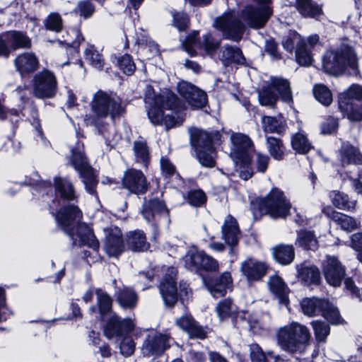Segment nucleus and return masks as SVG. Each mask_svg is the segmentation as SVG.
Wrapping results in <instances>:
<instances>
[{"label":"nucleus","instance_id":"6e6552de","mask_svg":"<svg viewBox=\"0 0 362 362\" xmlns=\"http://www.w3.org/2000/svg\"><path fill=\"white\" fill-rule=\"evenodd\" d=\"M31 84L33 95L39 99L52 98L58 90V82L55 74L47 69L35 73Z\"/></svg>","mask_w":362,"mask_h":362},{"label":"nucleus","instance_id":"8fccbe9b","mask_svg":"<svg viewBox=\"0 0 362 362\" xmlns=\"http://www.w3.org/2000/svg\"><path fill=\"white\" fill-rule=\"evenodd\" d=\"M85 59L93 67L102 70L105 62L101 54L93 45H88L84 52Z\"/></svg>","mask_w":362,"mask_h":362},{"label":"nucleus","instance_id":"de8ad7c7","mask_svg":"<svg viewBox=\"0 0 362 362\" xmlns=\"http://www.w3.org/2000/svg\"><path fill=\"white\" fill-rule=\"evenodd\" d=\"M291 142L293 149L298 153L306 154L312 148V145L306 135L302 132L294 134Z\"/></svg>","mask_w":362,"mask_h":362},{"label":"nucleus","instance_id":"6ab92c4d","mask_svg":"<svg viewBox=\"0 0 362 362\" xmlns=\"http://www.w3.org/2000/svg\"><path fill=\"white\" fill-rule=\"evenodd\" d=\"M240 271L248 281H257L265 276L267 267L263 262L248 258L241 264Z\"/></svg>","mask_w":362,"mask_h":362},{"label":"nucleus","instance_id":"3c124183","mask_svg":"<svg viewBox=\"0 0 362 362\" xmlns=\"http://www.w3.org/2000/svg\"><path fill=\"white\" fill-rule=\"evenodd\" d=\"M305 42V39L301 35L296 32L291 31L282 40V46L288 52H292Z\"/></svg>","mask_w":362,"mask_h":362},{"label":"nucleus","instance_id":"4be33fe9","mask_svg":"<svg viewBox=\"0 0 362 362\" xmlns=\"http://www.w3.org/2000/svg\"><path fill=\"white\" fill-rule=\"evenodd\" d=\"M324 274L327 282L337 287L340 286L345 275V270L337 259L334 257H329L324 265Z\"/></svg>","mask_w":362,"mask_h":362},{"label":"nucleus","instance_id":"f8f14e48","mask_svg":"<svg viewBox=\"0 0 362 362\" xmlns=\"http://www.w3.org/2000/svg\"><path fill=\"white\" fill-rule=\"evenodd\" d=\"M231 143L230 157L234 163L241 161L248 163L250 160L249 150L252 147V140L241 133H231L230 136Z\"/></svg>","mask_w":362,"mask_h":362},{"label":"nucleus","instance_id":"0eeeda50","mask_svg":"<svg viewBox=\"0 0 362 362\" xmlns=\"http://www.w3.org/2000/svg\"><path fill=\"white\" fill-rule=\"evenodd\" d=\"M276 92L285 103L293 101L292 93L288 81L282 78L272 77L259 91V101L262 105L274 107L278 96Z\"/></svg>","mask_w":362,"mask_h":362},{"label":"nucleus","instance_id":"c03bdc74","mask_svg":"<svg viewBox=\"0 0 362 362\" xmlns=\"http://www.w3.org/2000/svg\"><path fill=\"white\" fill-rule=\"evenodd\" d=\"M339 107L344 117L349 121H362V105H350L349 102L339 100Z\"/></svg>","mask_w":362,"mask_h":362},{"label":"nucleus","instance_id":"e2e57ef3","mask_svg":"<svg viewBox=\"0 0 362 362\" xmlns=\"http://www.w3.org/2000/svg\"><path fill=\"white\" fill-rule=\"evenodd\" d=\"M235 308L231 300L226 299L218 304L216 311L220 320H223L235 313Z\"/></svg>","mask_w":362,"mask_h":362},{"label":"nucleus","instance_id":"e433bc0d","mask_svg":"<svg viewBox=\"0 0 362 362\" xmlns=\"http://www.w3.org/2000/svg\"><path fill=\"white\" fill-rule=\"evenodd\" d=\"M272 255L276 262L282 265L290 264L295 258L293 245L280 244L272 248Z\"/></svg>","mask_w":362,"mask_h":362},{"label":"nucleus","instance_id":"dca6fc26","mask_svg":"<svg viewBox=\"0 0 362 362\" xmlns=\"http://www.w3.org/2000/svg\"><path fill=\"white\" fill-rule=\"evenodd\" d=\"M177 270L174 267H169L160 284V292L166 305L173 307L177 301V288L176 277Z\"/></svg>","mask_w":362,"mask_h":362},{"label":"nucleus","instance_id":"a211bd4d","mask_svg":"<svg viewBox=\"0 0 362 362\" xmlns=\"http://www.w3.org/2000/svg\"><path fill=\"white\" fill-rule=\"evenodd\" d=\"M171 110V115H164L162 110L151 107L148 110V116L153 124L156 125L164 124L166 129H170L178 124L181 115V109Z\"/></svg>","mask_w":362,"mask_h":362},{"label":"nucleus","instance_id":"f704fd0d","mask_svg":"<svg viewBox=\"0 0 362 362\" xmlns=\"http://www.w3.org/2000/svg\"><path fill=\"white\" fill-rule=\"evenodd\" d=\"M323 212L337 222L344 230L351 232L357 229L360 225V222L353 217L334 211L332 208L327 209V211L326 209H323Z\"/></svg>","mask_w":362,"mask_h":362},{"label":"nucleus","instance_id":"a878e982","mask_svg":"<svg viewBox=\"0 0 362 362\" xmlns=\"http://www.w3.org/2000/svg\"><path fill=\"white\" fill-rule=\"evenodd\" d=\"M339 159L342 166L362 163V155L357 148L349 141H343L339 150Z\"/></svg>","mask_w":362,"mask_h":362},{"label":"nucleus","instance_id":"a18cd8bd","mask_svg":"<svg viewBox=\"0 0 362 362\" xmlns=\"http://www.w3.org/2000/svg\"><path fill=\"white\" fill-rule=\"evenodd\" d=\"M267 146L269 154L274 160H281L284 158L285 146L280 139L267 136Z\"/></svg>","mask_w":362,"mask_h":362},{"label":"nucleus","instance_id":"338daca9","mask_svg":"<svg viewBox=\"0 0 362 362\" xmlns=\"http://www.w3.org/2000/svg\"><path fill=\"white\" fill-rule=\"evenodd\" d=\"M312 324L317 340L324 341L329 334V325L320 321L313 322Z\"/></svg>","mask_w":362,"mask_h":362},{"label":"nucleus","instance_id":"603ef678","mask_svg":"<svg viewBox=\"0 0 362 362\" xmlns=\"http://www.w3.org/2000/svg\"><path fill=\"white\" fill-rule=\"evenodd\" d=\"M67 33L68 35H71V37L64 40L62 43L67 45V48L71 50V54L78 53L79 46L81 42L84 40L80 30L76 28L71 29Z\"/></svg>","mask_w":362,"mask_h":362},{"label":"nucleus","instance_id":"9d476101","mask_svg":"<svg viewBox=\"0 0 362 362\" xmlns=\"http://www.w3.org/2000/svg\"><path fill=\"white\" fill-rule=\"evenodd\" d=\"M122 187L132 194L137 196L145 194L149 189L151 184L146 176L140 170L133 168L124 171L121 180Z\"/></svg>","mask_w":362,"mask_h":362},{"label":"nucleus","instance_id":"aec40b11","mask_svg":"<svg viewBox=\"0 0 362 362\" xmlns=\"http://www.w3.org/2000/svg\"><path fill=\"white\" fill-rule=\"evenodd\" d=\"M126 243L122 237V231L115 228L107 235L104 249L110 257H118L125 250Z\"/></svg>","mask_w":362,"mask_h":362},{"label":"nucleus","instance_id":"680f3d73","mask_svg":"<svg viewBox=\"0 0 362 362\" xmlns=\"http://www.w3.org/2000/svg\"><path fill=\"white\" fill-rule=\"evenodd\" d=\"M262 127L267 133H280L283 127L281 122L274 117L265 116L262 119Z\"/></svg>","mask_w":362,"mask_h":362},{"label":"nucleus","instance_id":"f257e3e1","mask_svg":"<svg viewBox=\"0 0 362 362\" xmlns=\"http://www.w3.org/2000/svg\"><path fill=\"white\" fill-rule=\"evenodd\" d=\"M51 214L57 226L72 240L73 247L86 245L94 250L99 248V242L93 230L81 221L83 213L76 205H64L56 212L52 211Z\"/></svg>","mask_w":362,"mask_h":362},{"label":"nucleus","instance_id":"393cba45","mask_svg":"<svg viewBox=\"0 0 362 362\" xmlns=\"http://www.w3.org/2000/svg\"><path fill=\"white\" fill-rule=\"evenodd\" d=\"M117 302L121 308L126 310H132L137 305L139 296L132 287H117L115 293Z\"/></svg>","mask_w":362,"mask_h":362},{"label":"nucleus","instance_id":"cd10ccee","mask_svg":"<svg viewBox=\"0 0 362 362\" xmlns=\"http://www.w3.org/2000/svg\"><path fill=\"white\" fill-rule=\"evenodd\" d=\"M240 235L237 221L230 215L226 216L222 226V236L226 243L230 245H236Z\"/></svg>","mask_w":362,"mask_h":362},{"label":"nucleus","instance_id":"ddd939ff","mask_svg":"<svg viewBox=\"0 0 362 362\" xmlns=\"http://www.w3.org/2000/svg\"><path fill=\"white\" fill-rule=\"evenodd\" d=\"M185 263V267L192 271L202 268L206 271L216 272L219 267L217 260L203 252L197 251L194 247L190 248L187 252Z\"/></svg>","mask_w":362,"mask_h":362},{"label":"nucleus","instance_id":"5fc2aeb1","mask_svg":"<svg viewBox=\"0 0 362 362\" xmlns=\"http://www.w3.org/2000/svg\"><path fill=\"white\" fill-rule=\"evenodd\" d=\"M315 98L325 106L329 105L332 102L331 91L324 85H316L313 88Z\"/></svg>","mask_w":362,"mask_h":362},{"label":"nucleus","instance_id":"7c9ffc66","mask_svg":"<svg viewBox=\"0 0 362 362\" xmlns=\"http://www.w3.org/2000/svg\"><path fill=\"white\" fill-rule=\"evenodd\" d=\"M270 291L281 304L287 305L288 303L289 288L284 280L277 275L271 276L268 281Z\"/></svg>","mask_w":362,"mask_h":362},{"label":"nucleus","instance_id":"13d9d810","mask_svg":"<svg viewBox=\"0 0 362 362\" xmlns=\"http://www.w3.org/2000/svg\"><path fill=\"white\" fill-rule=\"evenodd\" d=\"M351 99L362 101V86L352 84L339 95V100H341L349 102Z\"/></svg>","mask_w":362,"mask_h":362},{"label":"nucleus","instance_id":"b1692460","mask_svg":"<svg viewBox=\"0 0 362 362\" xmlns=\"http://www.w3.org/2000/svg\"><path fill=\"white\" fill-rule=\"evenodd\" d=\"M182 329L189 338L198 339H206L211 331L208 327H203L197 322L188 313L182 315Z\"/></svg>","mask_w":362,"mask_h":362},{"label":"nucleus","instance_id":"423d86ee","mask_svg":"<svg viewBox=\"0 0 362 362\" xmlns=\"http://www.w3.org/2000/svg\"><path fill=\"white\" fill-rule=\"evenodd\" d=\"M291 208L289 200L277 188L272 189L264 198L257 199L252 204L255 218L263 214H268L272 218H285L288 216Z\"/></svg>","mask_w":362,"mask_h":362},{"label":"nucleus","instance_id":"a19ab883","mask_svg":"<svg viewBox=\"0 0 362 362\" xmlns=\"http://www.w3.org/2000/svg\"><path fill=\"white\" fill-rule=\"evenodd\" d=\"M250 349L252 362H284L279 356L274 355L272 351L264 353L257 344H252Z\"/></svg>","mask_w":362,"mask_h":362},{"label":"nucleus","instance_id":"79ce46f5","mask_svg":"<svg viewBox=\"0 0 362 362\" xmlns=\"http://www.w3.org/2000/svg\"><path fill=\"white\" fill-rule=\"evenodd\" d=\"M221 59L225 65L233 62L237 64H243L245 62V58L241 50L238 47L230 45H226L223 47Z\"/></svg>","mask_w":362,"mask_h":362},{"label":"nucleus","instance_id":"4d7b16f0","mask_svg":"<svg viewBox=\"0 0 362 362\" xmlns=\"http://www.w3.org/2000/svg\"><path fill=\"white\" fill-rule=\"evenodd\" d=\"M296 60L300 66H308L312 64L313 57L305 42L298 47L296 51Z\"/></svg>","mask_w":362,"mask_h":362},{"label":"nucleus","instance_id":"9b49d317","mask_svg":"<svg viewBox=\"0 0 362 362\" xmlns=\"http://www.w3.org/2000/svg\"><path fill=\"white\" fill-rule=\"evenodd\" d=\"M141 214L148 223L155 225L159 223L163 219L169 221V210L165 202L158 198L145 199Z\"/></svg>","mask_w":362,"mask_h":362},{"label":"nucleus","instance_id":"f3484780","mask_svg":"<svg viewBox=\"0 0 362 362\" xmlns=\"http://www.w3.org/2000/svg\"><path fill=\"white\" fill-rule=\"evenodd\" d=\"M16 71L22 78L29 77L35 74L40 66V59L32 52L18 54L13 60Z\"/></svg>","mask_w":362,"mask_h":362},{"label":"nucleus","instance_id":"c9c22d12","mask_svg":"<svg viewBox=\"0 0 362 362\" xmlns=\"http://www.w3.org/2000/svg\"><path fill=\"white\" fill-rule=\"evenodd\" d=\"M69 163L78 173L91 166L84 153L83 144L81 142H77L76 146L71 148Z\"/></svg>","mask_w":362,"mask_h":362},{"label":"nucleus","instance_id":"ea45409f","mask_svg":"<svg viewBox=\"0 0 362 362\" xmlns=\"http://www.w3.org/2000/svg\"><path fill=\"white\" fill-rule=\"evenodd\" d=\"M95 295L100 318L103 320L105 317L112 312L113 300L112 297L101 288L95 290Z\"/></svg>","mask_w":362,"mask_h":362},{"label":"nucleus","instance_id":"bb28decb","mask_svg":"<svg viewBox=\"0 0 362 362\" xmlns=\"http://www.w3.org/2000/svg\"><path fill=\"white\" fill-rule=\"evenodd\" d=\"M298 279L306 285L319 284L320 282V273L314 265L308 263H302L296 266Z\"/></svg>","mask_w":362,"mask_h":362},{"label":"nucleus","instance_id":"6e6d98bb","mask_svg":"<svg viewBox=\"0 0 362 362\" xmlns=\"http://www.w3.org/2000/svg\"><path fill=\"white\" fill-rule=\"evenodd\" d=\"M44 25L47 30L59 33L63 29V21L59 13H52L45 19Z\"/></svg>","mask_w":362,"mask_h":362},{"label":"nucleus","instance_id":"20e7f679","mask_svg":"<svg viewBox=\"0 0 362 362\" xmlns=\"http://www.w3.org/2000/svg\"><path fill=\"white\" fill-rule=\"evenodd\" d=\"M189 134L191 144L195 150L200 164L207 168L214 167L216 157L214 146L221 142L220 132L218 131L209 132L197 128H190Z\"/></svg>","mask_w":362,"mask_h":362},{"label":"nucleus","instance_id":"f03ea898","mask_svg":"<svg viewBox=\"0 0 362 362\" xmlns=\"http://www.w3.org/2000/svg\"><path fill=\"white\" fill-rule=\"evenodd\" d=\"M90 107L93 114L86 115L84 122L87 126L95 127L109 145L107 139L110 136V124L105 122V119L107 116H110L112 119L122 117L126 112L125 105L116 93L100 90L95 93Z\"/></svg>","mask_w":362,"mask_h":362},{"label":"nucleus","instance_id":"412c9836","mask_svg":"<svg viewBox=\"0 0 362 362\" xmlns=\"http://www.w3.org/2000/svg\"><path fill=\"white\" fill-rule=\"evenodd\" d=\"M125 243L127 250L133 252H144L151 247V244L147 240L146 233L139 229L127 233Z\"/></svg>","mask_w":362,"mask_h":362},{"label":"nucleus","instance_id":"c756f323","mask_svg":"<svg viewBox=\"0 0 362 362\" xmlns=\"http://www.w3.org/2000/svg\"><path fill=\"white\" fill-rule=\"evenodd\" d=\"M232 279L229 272H224L220 278L214 281L206 282L209 292L216 298L226 295L227 289L230 288Z\"/></svg>","mask_w":362,"mask_h":362},{"label":"nucleus","instance_id":"774afa93","mask_svg":"<svg viewBox=\"0 0 362 362\" xmlns=\"http://www.w3.org/2000/svg\"><path fill=\"white\" fill-rule=\"evenodd\" d=\"M351 247L358 252L357 259L362 263V233H356L351 235Z\"/></svg>","mask_w":362,"mask_h":362},{"label":"nucleus","instance_id":"37998d69","mask_svg":"<svg viewBox=\"0 0 362 362\" xmlns=\"http://www.w3.org/2000/svg\"><path fill=\"white\" fill-rule=\"evenodd\" d=\"M327 305V300L318 298H305L301 302L303 312L308 316L322 313L323 305Z\"/></svg>","mask_w":362,"mask_h":362},{"label":"nucleus","instance_id":"864d4df0","mask_svg":"<svg viewBox=\"0 0 362 362\" xmlns=\"http://www.w3.org/2000/svg\"><path fill=\"white\" fill-rule=\"evenodd\" d=\"M95 11V6L90 0H82L78 2L73 12L84 19L90 18Z\"/></svg>","mask_w":362,"mask_h":362},{"label":"nucleus","instance_id":"052dcab7","mask_svg":"<svg viewBox=\"0 0 362 362\" xmlns=\"http://www.w3.org/2000/svg\"><path fill=\"white\" fill-rule=\"evenodd\" d=\"M117 66L127 76L132 75L136 70V65L131 55L125 54L117 58Z\"/></svg>","mask_w":362,"mask_h":362},{"label":"nucleus","instance_id":"0e129e2a","mask_svg":"<svg viewBox=\"0 0 362 362\" xmlns=\"http://www.w3.org/2000/svg\"><path fill=\"white\" fill-rule=\"evenodd\" d=\"M188 203L195 207L202 206L206 202V195L202 189L192 190L187 195Z\"/></svg>","mask_w":362,"mask_h":362},{"label":"nucleus","instance_id":"5701e85b","mask_svg":"<svg viewBox=\"0 0 362 362\" xmlns=\"http://www.w3.org/2000/svg\"><path fill=\"white\" fill-rule=\"evenodd\" d=\"M132 330V324L129 320H121L116 314H114L107 321L104 327V334L108 339L116 336H120L124 332Z\"/></svg>","mask_w":362,"mask_h":362},{"label":"nucleus","instance_id":"4468645a","mask_svg":"<svg viewBox=\"0 0 362 362\" xmlns=\"http://www.w3.org/2000/svg\"><path fill=\"white\" fill-rule=\"evenodd\" d=\"M207 103L205 92L188 82L182 81V109H202Z\"/></svg>","mask_w":362,"mask_h":362},{"label":"nucleus","instance_id":"473e14b6","mask_svg":"<svg viewBox=\"0 0 362 362\" xmlns=\"http://www.w3.org/2000/svg\"><path fill=\"white\" fill-rule=\"evenodd\" d=\"M54 187L60 198L65 201H74L77 199L72 182L66 177L59 176L54 178Z\"/></svg>","mask_w":362,"mask_h":362},{"label":"nucleus","instance_id":"49530a36","mask_svg":"<svg viewBox=\"0 0 362 362\" xmlns=\"http://www.w3.org/2000/svg\"><path fill=\"white\" fill-rule=\"evenodd\" d=\"M332 204L338 209L343 210L354 209L356 206V201H350L348 196L339 191H332L329 194Z\"/></svg>","mask_w":362,"mask_h":362},{"label":"nucleus","instance_id":"09e8293b","mask_svg":"<svg viewBox=\"0 0 362 362\" xmlns=\"http://www.w3.org/2000/svg\"><path fill=\"white\" fill-rule=\"evenodd\" d=\"M296 244L305 250H315L317 247V240L315 235L307 230L298 232Z\"/></svg>","mask_w":362,"mask_h":362},{"label":"nucleus","instance_id":"72a5a7b5","mask_svg":"<svg viewBox=\"0 0 362 362\" xmlns=\"http://www.w3.org/2000/svg\"><path fill=\"white\" fill-rule=\"evenodd\" d=\"M296 8L305 18L319 19L323 15L322 6L313 0H296Z\"/></svg>","mask_w":362,"mask_h":362},{"label":"nucleus","instance_id":"bf43d9fd","mask_svg":"<svg viewBox=\"0 0 362 362\" xmlns=\"http://www.w3.org/2000/svg\"><path fill=\"white\" fill-rule=\"evenodd\" d=\"M325 318L332 324H341L343 320L341 318L338 309L327 301V305H323L321 313Z\"/></svg>","mask_w":362,"mask_h":362},{"label":"nucleus","instance_id":"7ed1b4c3","mask_svg":"<svg viewBox=\"0 0 362 362\" xmlns=\"http://www.w3.org/2000/svg\"><path fill=\"white\" fill-rule=\"evenodd\" d=\"M310 333L307 327L296 322L281 327L276 331V343L281 350L303 354L310 346Z\"/></svg>","mask_w":362,"mask_h":362},{"label":"nucleus","instance_id":"2f4dec72","mask_svg":"<svg viewBox=\"0 0 362 362\" xmlns=\"http://www.w3.org/2000/svg\"><path fill=\"white\" fill-rule=\"evenodd\" d=\"M154 107L165 110L181 109L179 98L170 89H164L157 95V102Z\"/></svg>","mask_w":362,"mask_h":362},{"label":"nucleus","instance_id":"58836bf2","mask_svg":"<svg viewBox=\"0 0 362 362\" xmlns=\"http://www.w3.org/2000/svg\"><path fill=\"white\" fill-rule=\"evenodd\" d=\"M133 151L136 162L142 164L144 168H147L151 160L150 149L147 141L144 139L134 141Z\"/></svg>","mask_w":362,"mask_h":362},{"label":"nucleus","instance_id":"2eb2a0df","mask_svg":"<svg viewBox=\"0 0 362 362\" xmlns=\"http://www.w3.org/2000/svg\"><path fill=\"white\" fill-rule=\"evenodd\" d=\"M197 32L193 31L187 35L182 42V48L190 56H194L197 53V49H203L208 54L214 53L219 47L220 42L215 40L211 34L208 33L203 37V41L199 43L197 40Z\"/></svg>","mask_w":362,"mask_h":362},{"label":"nucleus","instance_id":"4c0bfd02","mask_svg":"<svg viewBox=\"0 0 362 362\" xmlns=\"http://www.w3.org/2000/svg\"><path fill=\"white\" fill-rule=\"evenodd\" d=\"M78 175L84 184L86 192L97 197L96 188L99 182L97 171L92 166H90L79 172Z\"/></svg>","mask_w":362,"mask_h":362},{"label":"nucleus","instance_id":"1a4fd4ad","mask_svg":"<svg viewBox=\"0 0 362 362\" xmlns=\"http://www.w3.org/2000/svg\"><path fill=\"white\" fill-rule=\"evenodd\" d=\"M31 47V39L25 32L9 30L0 34V57L8 59L12 52L18 49Z\"/></svg>","mask_w":362,"mask_h":362},{"label":"nucleus","instance_id":"39448f33","mask_svg":"<svg viewBox=\"0 0 362 362\" xmlns=\"http://www.w3.org/2000/svg\"><path fill=\"white\" fill-rule=\"evenodd\" d=\"M323 68L327 73L339 75L346 71L350 74H358V57L354 49L348 45L339 49L327 51L322 58Z\"/></svg>","mask_w":362,"mask_h":362},{"label":"nucleus","instance_id":"69168bd1","mask_svg":"<svg viewBox=\"0 0 362 362\" xmlns=\"http://www.w3.org/2000/svg\"><path fill=\"white\" fill-rule=\"evenodd\" d=\"M24 184L25 185L40 188H47L52 186L50 181L42 180L37 172L33 173L30 176H26L24 180Z\"/></svg>","mask_w":362,"mask_h":362},{"label":"nucleus","instance_id":"c85d7f7f","mask_svg":"<svg viewBox=\"0 0 362 362\" xmlns=\"http://www.w3.org/2000/svg\"><path fill=\"white\" fill-rule=\"evenodd\" d=\"M166 344L167 338L164 335H148L143 344V349L147 355L160 356L166 349Z\"/></svg>","mask_w":362,"mask_h":362}]
</instances>
